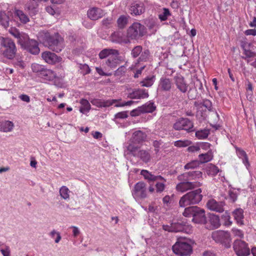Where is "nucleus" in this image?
Returning <instances> with one entry per match:
<instances>
[{
	"label": "nucleus",
	"instance_id": "nucleus-1",
	"mask_svg": "<svg viewBox=\"0 0 256 256\" xmlns=\"http://www.w3.org/2000/svg\"><path fill=\"white\" fill-rule=\"evenodd\" d=\"M38 38L45 46L52 50L59 52L62 50V46L60 42L58 33L52 35L48 32L42 31L39 33Z\"/></svg>",
	"mask_w": 256,
	"mask_h": 256
},
{
	"label": "nucleus",
	"instance_id": "nucleus-2",
	"mask_svg": "<svg viewBox=\"0 0 256 256\" xmlns=\"http://www.w3.org/2000/svg\"><path fill=\"white\" fill-rule=\"evenodd\" d=\"M182 214L185 217H192V221L196 224H204L206 222L204 210L197 206L186 208Z\"/></svg>",
	"mask_w": 256,
	"mask_h": 256
},
{
	"label": "nucleus",
	"instance_id": "nucleus-3",
	"mask_svg": "<svg viewBox=\"0 0 256 256\" xmlns=\"http://www.w3.org/2000/svg\"><path fill=\"white\" fill-rule=\"evenodd\" d=\"M201 188L192 190L184 195L180 200L179 205L184 208L189 205L198 204L202 198Z\"/></svg>",
	"mask_w": 256,
	"mask_h": 256
},
{
	"label": "nucleus",
	"instance_id": "nucleus-4",
	"mask_svg": "<svg viewBox=\"0 0 256 256\" xmlns=\"http://www.w3.org/2000/svg\"><path fill=\"white\" fill-rule=\"evenodd\" d=\"M192 226L188 224L185 220L173 219L170 225H163L162 228L165 231L172 232H188Z\"/></svg>",
	"mask_w": 256,
	"mask_h": 256
},
{
	"label": "nucleus",
	"instance_id": "nucleus-5",
	"mask_svg": "<svg viewBox=\"0 0 256 256\" xmlns=\"http://www.w3.org/2000/svg\"><path fill=\"white\" fill-rule=\"evenodd\" d=\"M146 33L144 26L139 22L133 23L128 27L126 32V38L124 42L127 44L130 42V40H138L143 36Z\"/></svg>",
	"mask_w": 256,
	"mask_h": 256
},
{
	"label": "nucleus",
	"instance_id": "nucleus-6",
	"mask_svg": "<svg viewBox=\"0 0 256 256\" xmlns=\"http://www.w3.org/2000/svg\"><path fill=\"white\" fill-rule=\"evenodd\" d=\"M172 250L174 254L180 256H188L192 252V247L187 240H178L172 246Z\"/></svg>",
	"mask_w": 256,
	"mask_h": 256
},
{
	"label": "nucleus",
	"instance_id": "nucleus-7",
	"mask_svg": "<svg viewBox=\"0 0 256 256\" xmlns=\"http://www.w3.org/2000/svg\"><path fill=\"white\" fill-rule=\"evenodd\" d=\"M212 238L216 242L220 243L225 248L230 246L231 238L229 232L222 230H216L212 232Z\"/></svg>",
	"mask_w": 256,
	"mask_h": 256
},
{
	"label": "nucleus",
	"instance_id": "nucleus-8",
	"mask_svg": "<svg viewBox=\"0 0 256 256\" xmlns=\"http://www.w3.org/2000/svg\"><path fill=\"white\" fill-rule=\"evenodd\" d=\"M233 248L238 256H248L250 254L248 244L243 240H235L233 244Z\"/></svg>",
	"mask_w": 256,
	"mask_h": 256
},
{
	"label": "nucleus",
	"instance_id": "nucleus-9",
	"mask_svg": "<svg viewBox=\"0 0 256 256\" xmlns=\"http://www.w3.org/2000/svg\"><path fill=\"white\" fill-rule=\"evenodd\" d=\"M4 50L3 51L2 54L8 59H12L16 54V48L14 41L8 38H6V41L3 46Z\"/></svg>",
	"mask_w": 256,
	"mask_h": 256
},
{
	"label": "nucleus",
	"instance_id": "nucleus-10",
	"mask_svg": "<svg viewBox=\"0 0 256 256\" xmlns=\"http://www.w3.org/2000/svg\"><path fill=\"white\" fill-rule=\"evenodd\" d=\"M193 123L187 118H180L173 125V128L176 130H185L188 132L193 131Z\"/></svg>",
	"mask_w": 256,
	"mask_h": 256
},
{
	"label": "nucleus",
	"instance_id": "nucleus-11",
	"mask_svg": "<svg viewBox=\"0 0 256 256\" xmlns=\"http://www.w3.org/2000/svg\"><path fill=\"white\" fill-rule=\"evenodd\" d=\"M132 194L135 198L144 199L146 198V184L142 182L136 183L134 186Z\"/></svg>",
	"mask_w": 256,
	"mask_h": 256
},
{
	"label": "nucleus",
	"instance_id": "nucleus-12",
	"mask_svg": "<svg viewBox=\"0 0 256 256\" xmlns=\"http://www.w3.org/2000/svg\"><path fill=\"white\" fill-rule=\"evenodd\" d=\"M202 186V183L199 182H180L176 186V190L180 192H184L188 190H192L195 188Z\"/></svg>",
	"mask_w": 256,
	"mask_h": 256
},
{
	"label": "nucleus",
	"instance_id": "nucleus-13",
	"mask_svg": "<svg viewBox=\"0 0 256 256\" xmlns=\"http://www.w3.org/2000/svg\"><path fill=\"white\" fill-rule=\"evenodd\" d=\"M209 230L218 228L220 225L219 216L213 214H208L206 222L204 224Z\"/></svg>",
	"mask_w": 256,
	"mask_h": 256
},
{
	"label": "nucleus",
	"instance_id": "nucleus-14",
	"mask_svg": "<svg viewBox=\"0 0 256 256\" xmlns=\"http://www.w3.org/2000/svg\"><path fill=\"white\" fill-rule=\"evenodd\" d=\"M174 82L176 88L182 93L188 91V84L186 82L184 78L181 75H176L174 78Z\"/></svg>",
	"mask_w": 256,
	"mask_h": 256
},
{
	"label": "nucleus",
	"instance_id": "nucleus-15",
	"mask_svg": "<svg viewBox=\"0 0 256 256\" xmlns=\"http://www.w3.org/2000/svg\"><path fill=\"white\" fill-rule=\"evenodd\" d=\"M224 203L222 202H217L214 199L209 200L206 203L208 209L218 212L224 211Z\"/></svg>",
	"mask_w": 256,
	"mask_h": 256
},
{
	"label": "nucleus",
	"instance_id": "nucleus-16",
	"mask_svg": "<svg viewBox=\"0 0 256 256\" xmlns=\"http://www.w3.org/2000/svg\"><path fill=\"white\" fill-rule=\"evenodd\" d=\"M42 59L48 64H54L62 60V58L58 57L55 54L46 51L42 54Z\"/></svg>",
	"mask_w": 256,
	"mask_h": 256
},
{
	"label": "nucleus",
	"instance_id": "nucleus-17",
	"mask_svg": "<svg viewBox=\"0 0 256 256\" xmlns=\"http://www.w3.org/2000/svg\"><path fill=\"white\" fill-rule=\"evenodd\" d=\"M156 110V106L153 102L146 104L142 106L138 107V110H134L131 112V115L134 116L138 115L140 112L147 113L152 112Z\"/></svg>",
	"mask_w": 256,
	"mask_h": 256
},
{
	"label": "nucleus",
	"instance_id": "nucleus-18",
	"mask_svg": "<svg viewBox=\"0 0 256 256\" xmlns=\"http://www.w3.org/2000/svg\"><path fill=\"white\" fill-rule=\"evenodd\" d=\"M23 48L34 55L38 54L40 52L38 42L34 39H31Z\"/></svg>",
	"mask_w": 256,
	"mask_h": 256
},
{
	"label": "nucleus",
	"instance_id": "nucleus-19",
	"mask_svg": "<svg viewBox=\"0 0 256 256\" xmlns=\"http://www.w3.org/2000/svg\"><path fill=\"white\" fill-rule=\"evenodd\" d=\"M87 15L91 20H96L102 18L104 15V12L101 8L94 7L88 10Z\"/></svg>",
	"mask_w": 256,
	"mask_h": 256
},
{
	"label": "nucleus",
	"instance_id": "nucleus-20",
	"mask_svg": "<svg viewBox=\"0 0 256 256\" xmlns=\"http://www.w3.org/2000/svg\"><path fill=\"white\" fill-rule=\"evenodd\" d=\"M172 82L171 79L166 76L162 77L159 81L158 89L162 91H170L172 86Z\"/></svg>",
	"mask_w": 256,
	"mask_h": 256
},
{
	"label": "nucleus",
	"instance_id": "nucleus-21",
	"mask_svg": "<svg viewBox=\"0 0 256 256\" xmlns=\"http://www.w3.org/2000/svg\"><path fill=\"white\" fill-rule=\"evenodd\" d=\"M146 138V134L142 130H138L134 132L132 134V136L129 141L136 144H139L145 141Z\"/></svg>",
	"mask_w": 256,
	"mask_h": 256
},
{
	"label": "nucleus",
	"instance_id": "nucleus-22",
	"mask_svg": "<svg viewBox=\"0 0 256 256\" xmlns=\"http://www.w3.org/2000/svg\"><path fill=\"white\" fill-rule=\"evenodd\" d=\"M149 96L148 92L144 89H135L129 94V97L132 99H144Z\"/></svg>",
	"mask_w": 256,
	"mask_h": 256
},
{
	"label": "nucleus",
	"instance_id": "nucleus-23",
	"mask_svg": "<svg viewBox=\"0 0 256 256\" xmlns=\"http://www.w3.org/2000/svg\"><path fill=\"white\" fill-rule=\"evenodd\" d=\"M130 10L131 14L138 16L144 12L145 8L143 3L134 2L130 6Z\"/></svg>",
	"mask_w": 256,
	"mask_h": 256
},
{
	"label": "nucleus",
	"instance_id": "nucleus-24",
	"mask_svg": "<svg viewBox=\"0 0 256 256\" xmlns=\"http://www.w3.org/2000/svg\"><path fill=\"white\" fill-rule=\"evenodd\" d=\"M126 148L127 154H130L136 158L140 150V147L138 144L128 140L126 145Z\"/></svg>",
	"mask_w": 256,
	"mask_h": 256
},
{
	"label": "nucleus",
	"instance_id": "nucleus-25",
	"mask_svg": "<svg viewBox=\"0 0 256 256\" xmlns=\"http://www.w3.org/2000/svg\"><path fill=\"white\" fill-rule=\"evenodd\" d=\"M136 158H140L144 163H148L150 161L151 156L149 150L140 148Z\"/></svg>",
	"mask_w": 256,
	"mask_h": 256
},
{
	"label": "nucleus",
	"instance_id": "nucleus-26",
	"mask_svg": "<svg viewBox=\"0 0 256 256\" xmlns=\"http://www.w3.org/2000/svg\"><path fill=\"white\" fill-rule=\"evenodd\" d=\"M14 128V123L10 120H4L0 122V131L8 132L12 130Z\"/></svg>",
	"mask_w": 256,
	"mask_h": 256
},
{
	"label": "nucleus",
	"instance_id": "nucleus-27",
	"mask_svg": "<svg viewBox=\"0 0 256 256\" xmlns=\"http://www.w3.org/2000/svg\"><path fill=\"white\" fill-rule=\"evenodd\" d=\"M118 64L119 60L115 54L110 56L106 61V64L112 69L116 68Z\"/></svg>",
	"mask_w": 256,
	"mask_h": 256
},
{
	"label": "nucleus",
	"instance_id": "nucleus-28",
	"mask_svg": "<svg viewBox=\"0 0 256 256\" xmlns=\"http://www.w3.org/2000/svg\"><path fill=\"white\" fill-rule=\"evenodd\" d=\"M244 210L242 209L239 208L235 210L232 214L234 218V219L236 221L237 223L240 225L244 224L243 219H244Z\"/></svg>",
	"mask_w": 256,
	"mask_h": 256
},
{
	"label": "nucleus",
	"instance_id": "nucleus-29",
	"mask_svg": "<svg viewBox=\"0 0 256 256\" xmlns=\"http://www.w3.org/2000/svg\"><path fill=\"white\" fill-rule=\"evenodd\" d=\"M80 112L84 114H88L91 108V106L88 101L82 98L80 100Z\"/></svg>",
	"mask_w": 256,
	"mask_h": 256
},
{
	"label": "nucleus",
	"instance_id": "nucleus-30",
	"mask_svg": "<svg viewBox=\"0 0 256 256\" xmlns=\"http://www.w3.org/2000/svg\"><path fill=\"white\" fill-rule=\"evenodd\" d=\"M40 76L46 80H50L56 77V74L52 70L45 68Z\"/></svg>",
	"mask_w": 256,
	"mask_h": 256
},
{
	"label": "nucleus",
	"instance_id": "nucleus-31",
	"mask_svg": "<svg viewBox=\"0 0 256 256\" xmlns=\"http://www.w3.org/2000/svg\"><path fill=\"white\" fill-rule=\"evenodd\" d=\"M118 54V51L113 49L105 48L102 50L99 54V57L100 59H104L109 57L112 54Z\"/></svg>",
	"mask_w": 256,
	"mask_h": 256
},
{
	"label": "nucleus",
	"instance_id": "nucleus-32",
	"mask_svg": "<svg viewBox=\"0 0 256 256\" xmlns=\"http://www.w3.org/2000/svg\"><path fill=\"white\" fill-rule=\"evenodd\" d=\"M0 23L4 28H7L10 25L9 16L2 10H0Z\"/></svg>",
	"mask_w": 256,
	"mask_h": 256
},
{
	"label": "nucleus",
	"instance_id": "nucleus-33",
	"mask_svg": "<svg viewBox=\"0 0 256 256\" xmlns=\"http://www.w3.org/2000/svg\"><path fill=\"white\" fill-rule=\"evenodd\" d=\"M37 6V2L34 1H30L26 4V8L29 11L30 14L34 15L36 14L38 12L36 10Z\"/></svg>",
	"mask_w": 256,
	"mask_h": 256
},
{
	"label": "nucleus",
	"instance_id": "nucleus-34",
	"mask_svg": "<svg viewBox=\"0 0 256 256\" xmlns=\"http://www.w3.org/2000/svg\"><path fill=\"white\" fill-rule=\"evenodd\" d=\"M199 162L200 164L207 162L210 161L212 158V154L211 151H208L206 154H202L199 155Z\"/></svg>",
	"mask_w": 256,
	"mask_h": 256
},
{
	"label": "nucleus",
	"instance_id": "nucleus-35",
	"mask_svg": "<svg viewBox=\"0 0 256 256\" xmlns=\"http://www.w3.org/2000/svg\"><path fill=\"white\" fill-rule=\"evenodd\" d=\"M154 79L155 76H148L141 81L140 84L142 86L150 87L154 84Z\"/></svg>",
	"mask_w": 256,
	"mask_h": 256
},
{
	"label": "nucleus",
	"instance_id": "nucleus-36",
	"mask_svg": "<svg viewBox=\"0 0 256 256\" xmlns=\"http://www.w3.org/2000/svg\"><path fill=\"white\" fill-rule=\"evenodd\" d=\"M128 17L127 16L122 15L117 20L118 27L120 28H124L128 24Z\"/></svg>",
	"mask_w": 256,
	"mask_h": 256
},
{
	"label": "nucleus",
	"instance_id": "nucleus-37",
	"mask_svg": "<svg viewBox=\"0 0 256 256\" xmlns=\"http://www.w3.org/2000/svg\"><path fill=\"white\" fill-rule=\"evenodd\" d=\"M14 14L19 18L22 23L26 24L30 20L28 16L20 10H16Z\"/></svg>",
	"mask_w": 256,
	"mask_h": 256
},
{
	"label": "nucleus",
	"instance_id": "nucleus-38",
	"mask_svg": "<svg viewBox=\"0 0 256 256\" xmlns=\"http://www.w3.org/2000/svg\"><path fill=\"white\" fill-rule=\"evenodd\" d=\"M206 172L208 175L216 176L219 172V169L216 166L210 164L206 168Z\"/></svg>",
	"mask_w": 256,
	"mask_h": 256
},
{
	"label": "nucleus",
	"instance_id": "nucleus-39",
	"mask_svg": "<svg viewBox=\"0 0 256 256\" xmlns=\"http://www.w3.org/2000/svg\"><path fill=\"white\" fill-rule=\"evenodd\" d=\"M30 40L27 34L22 32L20 38L18 40V42L23 48Z\"/></svg>",
	"mask_w": 256,
	"mask_h": 256
},
{
	"label": "nucleus",
	"instance_id": "nucleus-40",
	"mask_svg": "<svg viewBox=\"0 0 256 256\" xmlns=\"http://www.w3.org/2000/svg\"><path fill=\"white\" fill-rule=\"evenodd\" d=\"M237 154L238 156L242 159V162L246 166H249L248 156L246 152L241 149L236 150Z\"/></svg>",
	"mask_w": 256,
	"mask_h": 256
},
{
	"label": "nucleus",
	"instance_id": "nucleus-41",
	"mask_svg": "<svg viewBox=\"0 0 256 256\" xmlns=\"http://www.w3.org/2000/svg\"><path fill=\"white\" fill-rule=\"evenodd\" d=\"M31 68L32 72L38 74L40 76L46 67L44 66L34 63L32 64Z\"/></svg>",
	"mask_w": 256,
	"mask_h": 256
},
{
	"label": "nucleus",
	"instance_id": "nucleus-42",
	"mask_svg": "<svg viewBox=\"0 0 256 256\" xmlns=\"http://www.w3.org/2000/svg\"><path fill=\"white\" fill-rule=\"evenodd\" d=\"M140 174L144 176L145 179L149 181H156V176L152 174L147 170H142Z\"/></svg>",
	"mask_w": 256,
	"mask_h": 256
},
{
	"label": "nucleus",
	"instance_id": "nucleus-43",
	"mask_svg": "<svg viewBox=\"0 0 256 256\" xmlns=\"http://www.w3.org/2000/svg\"><path fill=\"white\" fill-rule=\"evenodd\" d=\"M189 172V176L190 180H196L202 177V172L200 171H190Z\"/></svg>",
	"mask_w": 256,
	"mask_h": 256
},
{
	"label": "nucleus",
	"instance_id": "nucleus-44",
	"mask_svg": "<svg viewBox=\"0 0 256 256\" xmlns=\"http://www.w3.org/2000/svg\"><path fill=\"white\" fill-rule=\"evenodd\" d=\"M208 134L209 130L206 129L198 130L196 132V136L198 139L206 138L208 136Z\"/></svg>",
	"mask_w": 256,
	"mask_h": 256
},
{
	"label": "nucleus",
	"instance_id": "nucleus-45",
	"mask_svg": "<svg viewBox=\"0 0 256 256\" xmlns=\"http://www.w3.org/2000/svg\"><path fill=\"white\" fill-rule=\"evenodd\" d=\"M171 15V14L168 8H164L163 12L160 14L158 18L161 21L166 20L168 17Z\"/></svg>",
	"mask_w": 256,
	"mask_h": 256
},
{
	"label": "nucleus",
	"instance_id": "nucleus-46",
	"mask_svg": "<svg viewBox=\"0 0 256 256\" xmlns=\"http://www.w3.org/2000/svg\"><path fill=\"white\" fill-rule=\"evenodd\" d=\"M191 144L192 142L188 140H178L174 142V145L176 146L182 148L189 146Z\"/></svg>",
	"mask_w": 256,
	"mask_h": 256
},
{
	"label": "nucleus",
	"instance_id": "nucleus-47",
	"mask_svg": "<svg viewBox=\"0 0 256 256\" xmlns=\"http://www.w3.org/2000/svg\"><path fill=\"white\" fill-rule=\"evenodd\" d=\"M200 163L198 160H192L188 164H186L184 166V168L186 170H188V169H194L195 168H196L198 167L200 165Z\"/></svg>",
	"mask_w": 256,
	"mask_h": 256
},
{
	"label": "nucleus",
	"instance_id": "nucleus-48",
	"mask_svg": "<svg viewBox=\"0 0 256 256\" xmlns=\"http://www.w3.org/2000/svg\"><path fill=\"white\" fill-rule=\"evenodd\" d=\"M50 236L52 238L54 239V242L56 243H58L61 240L60 234L55 230H52L50 232Z\"/></svg>",
	"mask_w": 256,
	"mask_h": 256
},
{
	"label": "nucleus",
	"instance_id": "nucleus-49",
	"mask_svg": "<svg viewBox=\"0 0 256 256\" xmlns=\"http://www.w3.org/2000/svg\"><path fill=\"white\" fill-rule=\"evenodd\" d=\"M142 46H135L132 50V55L134 58L138 57L142 52Z\"/></svg>",
	"mask_w": 256,
	"mask_h": 256
},
{
	"label": "nucleus",
	"instance_id": "nucleus-50",
	"mask_svg": "<svg viewBox=\"0 0 256 256\" xmlns=\"http://www.w3.org/2000/svg\"><path fill=\"white\" fill-rule=\"evenodd\" d=\"M178 180L180 182H186L190 181L189 172H184L178 176Z\"/></svg>",
	"mask_w": 256,
	"mask_h": 256
},
{
	"label": "nucleus",
	"instance_id": "nucleus-51",
	"mask_svg": "<svg viewBox=\"0 0 256 256\" xmlns=\"http://www.w3.org/2000/svg\"><path fill=\"white\" fill-rule=\"evenodd\" d=\"M140 57L138 59V62L146 61L150 56V52L148 50H146L141 52Z\"/></svg>",
	"mask_w": 256,
	"mask_h": 256
},
{
	"label": "nucleus",
	"instance_id": "nucleus-52",
	"mask_svg": "<svg viewBox=\"0 0 256 256\" xmlns=\"http://www.w3.org/2000/svg\"><path fill=\"white\" fill-rule=\"evenodd\" d=\"M79 68L81 70L80 72L83 74L85 75L90 72V70L88 66L86 64H80Z\"/></svg>",
	"mask_w": 256,
	"mask_h": 256
},
{
	"label": "nucleus",
	"instance_id": "nucleus-53",
	"mask_svg": "<svg viewBox=\"0 0 256 256\" xmlns=\"http://www.w3.org/2000/svg\"><path fill=\"white\" fill-rule=\"evenodd\" d=\"M222 219L224 221V224L226 226H230L232 224V222L230 220V216L229 214H226L222 216Z\"/></svg>",
	"mask_w": 256,
	"mask_h": 256
},
{
	"label": "nucleus",
	"instance_id": "nucleus-54",
	"mask_svg": "<svg viewBox=\"0 0 256 256\" xmlns=\"http://www.w3.org/2000/svg\"><path fill=\"white\" fill-rule=\"evenodd\" d=\"M202 106L206 108L209 111L212 110V104L210 100H204L203 101L202 104H200L199 108H202Z\"/></svg>",
	"mask_w": 256,
	"mask_h": 256
},
{
	"label": "nucleus",
	"instance_id": "nucleus-55",
	"mask_svg": "<svg viewBox=\"0 0 256 256\" xmlns=\"http://www.w3.org/2000/svg\"><path fill=\"white\" fill-rule=\"evenodd\" d=\"M118 100H102V107H108L118 102Z\"/></svg>",
	"mask_w": 256,
	"mask_h": 256
},
{
	"label": "nucleus",
	"instance_id": "nucleus-56",
	"mask_svg": "<svg viewBox=\"0 0 256 256\" xmlns=\"http://www.w3.org/2000/svg\"><path fill=\"white\" fill-rule=\"evenodd\" d=\"M0 251L2 252L3 256H10V248L8 246H4V248L0 247Z\"/></svg>",
	"mask_w": 256,
	"mask_h": 256
},
{
	"label": "nucleus",
	"instance_id": "nucleus-57",
	"mask_svg": "<svg viewBox=\"0 0 256 256\" xmlns=\"http://www.w3.org/2000/svg\"><path fill=\"white\" fill-rule=\"evenodd\" d=\"M244 54L246 56H242V58L244 59H246V58H252L256 56V52H252L250 50H247L246 49H244Z\"/></svg>",
	"mask_w": 256,
	"mask_h": 256
},
{
	"label": "nucleus",
	"instance_id": "nucleus-58",
	"mask_svg": "<svg viewBox=\"0 0 256 256\" xmlns=\"http://www.w3.org/2000/svg\"><path fill=\"white\" fill-rule=\"evenodd\" d=\"M246 90V97L248 98L251 99L252 96V84L250 82H248Z\"/></svg>",
	"mask_w": 256,
	"mask_h": 256
},
{
	"label": "nucleus",
	"instance_id": "nucleus-59",
	"mask_svg": "<svg viewBox=\"0 0 256 256\" xmlns=\"http://www.w3.org/2000/svg\"><path fill=\"white\" fill-rule=\"evenodd\" d=\"M156 192H161L164 190L165 185L162 182H157L156 184Z\"/></svg>",
	"mask_w": 256,
	"mask_h": 256
},
{
	"label": "nucleus",
	"instance_id": "nucleus-60",
	"mask_svg": "<svg viewBox=\"0 0 256 256\" xmlns=\"http://www.w3.org/2000/svg\"><path fill=\"white\" fill-rule=\"evenodd\" d=\"M91 103L97 107H102V100L99 99H93L90 101Z\"/></svg>",
	"mask_w": 256,
	"mask_h": 256
},
{
	"label": "nucleus",
	"instance_id": "nucleus-61",
	"mask_svg": "<svg viewBox=\"0 0 256 256\" xmlns=\"http://www.w3.org/2000/svg\"><path fill=\"white\" fill-rule=\"evenodd\" d=\"M128 116L126 112H122L117 113L115 115V118H125Z\"/></svg>",
	"mask_w": 256,
	"mask_h": 256
},
{
	"label": "nucleus",
	"instance_id": "nucleus-62",
	"mask_svg": "<svg viewBox=\"0 0 256 256\" xmlns=\"http://www.w3.org/2000/svg\"><path fill=\"white\" fill-rule=\"evenodd\" d=\"M229 196L230 199L232 200V202H234L237 200L238 195L236 192H234L230 191Z\"/></svg>",
	"mask_w": 256,
	"mask_h": 256
},
{
	"label": "nucleus",
	"instance_id": "nucleus-63",
	"mask_svg": "<svg viewBox=\"0 0 256 256\" xmlns=\"http://www.w3.org/2000/svg\"><path fill=\"white\" fill-rule=\"evenodd\" d=\"M20 98L25 102H30V96L26 94H21L19 96Z\"/></svg>",
	"mask_w": 256,
	"mask_h": 256
},
{
	"label": "nucleus",
	"instance_id": "nucleus-64",
	"mask_svg": "<svg viewBox=\"0 0 256 256\" xmlns=\"http://www.w3.org/2000/svg\"><path fill=\"white\" fill-rule=\"evenodd\" d=\"M245 34L247 36L252 35L253 36H256V29H250L245 31Z\"/></svg>",
	"mask_w": 256,
	"mask_h": 256
}]
</instances>
